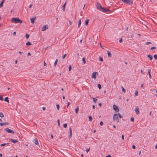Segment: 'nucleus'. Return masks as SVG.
Listing matches in <instances>:
<instances>
[{
	"label": "nucleus",
	"mask_w": 157,
	"mask_h": 157,
	"mask_svg": "<svg viewBox=\"0 0 157 157\" xmlns=\"http://www.w3.org/2000/svg\"><path fill=\"white\" fill-rule=\"evenodd\" d=\"M134 118L133 117H131L130 119V120L131 121H132V122H134Z\"/></svg>",
	"instance_id": "obj_38"
},
{
	"label": "nucleus",
	"mask_w": 157,
	"mask_h": 157,
	"mask_svg": "<svg viewBox=\"0 0 157 157\" xmlns=\"http://www.w3.org/2000/svg\"><path fill=\"white\" fill-rule=\"evenodd\" d=\"M140 71H141L142 74H144V73H143V71L142 70H140Z\"/></svg>",
	"instance_id": "obj_59"
},
{
	"label": "nucleus",
	"mask_w": 157,
	"mask_h": 157,
	"mask_svg": "<svg viewBox=\"0 0 157 157\" xmlns=\"http://www.w3.org/2000/svg\"><path fill=\"white\" fill-rule=\"evenodd\" d=\"M132 148L133 149H135L136 148V147L134 145H133L132 146Z\"/></svg>",
	"instance_id": "obj_50"
},
{
	"label": "nucleus",
	"mask_w": 157,
	"mask_h": 157,
	"mask_svg": "<svg viewBox=\"0 0 157 157\" xmlns=\"http://www.w3.org/2000/svg\"><path fill=\"white\" fill-rule=\"evenodd\" d=\"M69 23H70V25H71V24H72V22L70 21H69Z\"/></svg>",
	"instance_id": "obj_62"
},
{
	"label": "nucleus",
	"mask_w": 157,
	"mask_h": 157,
	"mask_svg": "<svg viewBox=\"0 0 157 157\" xmlns=\"http://www.w3.org/2000/svg\"><path fill=\"white\" fill-rule=\"evenodd\" d=\"M48 25H44L42 27L41 30L43 31H45L46 29H48Z\"/></svg>",
	"instance_id": "obj_6"
},
{
	"label": "nucleus",
	"mask_w": 157,
	"mask_h": 157,
	"mask_svg": "<svg viewBox=\"0 0 157 157\" xmlns=\"http://www.w3.org/2000/svg\"><path fill=\"white\" fill-rule=\"evenodd\" d=\"M71 66H70L69 67V71H71Z\"/></svg>",
	"instance_id": "obj_43"
},
{
	"label": "nucleus",
	"mask_w": 157,
	"mask_h": 157,
	"mask_svg": "<svg viewBox=\"0 0 157 157\" xmlns=\"http://www.w3.org/2000/svg\"><path fill=\"white\" fill-rule=\"evenodd\" d=\"M9 144V143H5V144H1L0 145V146H1V147H3V146H5L6 145V144Z\"/></svg>",
	"instance_id": "obj_32"
},
{
	"label": "nucleus",
	"mask_w": 157,
	"mask_h": 157,
	"mask_svg": "<svg viewBox=\"0 0 157 157\" xmlns=\"http://www.w3.org/2000/svg\"><path fill=\"white\" fill-rule=\"evenodd\" d=\"M57 122H58V126H60V122H59V119H58L57 120Z\"/></svg>",
	"instance_id": "obj_44"
},
{
	"label": "nucleus",
	"mask_w": 157,
	"mask_h": 157,
	"mask_svg": "<svg viewBox=\"0 0 157 157\" xmlns=\"http://www.w3.org/2000/svg\"><path fill=\"white\" fill-rule=\"evenodd\" d=\"M96 5L97 8L101 11L102 10V9H103V8L102 7L101 4L98 2L96 3Z\"/></svg>",
	"instance_id": "obj_2"
},
{
	"label": "nucleus",
	"mask_w": 157,
	"mask_h": 157,
	"mask_svg": "<svg viewBox=\"0 0 157 157\" xmlns=\"http://www.w3.org/2000/svg\"><path fill=\"white\" fill-rule=\"evenodd\" d=\"M67 124H63V126L64 128H66L67 127Z\"/></svg>",
	"instance_id": "obj_39"
},
{
	"label": "nucleus",
	"mask_w": 157,
	"mask_h": 157,
	"mask_svg": "<svg viewBox=\"0 0 157 157\" xmlns=\"http://www.w3.org/2000/svg\"><path fill=\"white\" fill-rule=\"evenodd\" d=\"M89 121H92V118L91 116H89Z\"/></svg>",
	"instance_id": "obj_31"
},
{
	"label": "nucleus",
	"mask_w": 157,
	"mask_h": 157,
	"mask_svg": "<svg viewBox=\"0 0 157 157\" xmlns=\"http://www.w3.org/2000/svg\"><path fill=\"white\" fill-rule=\"evenodd\" d=\"M42 109L43 110H45L46 109V108L45 107H43L42 108Z\"/></svg>",
	"instance_id": "obj_57"
},
{
	"label": "nucleus",
	"mask_w": 157,
	"mask_h": 157,
	"mask_svg": "<svg viewBox=\"0 0 157 157\" xmlns=\"http://www.w3.org/2000/svg\"><path fill=\"white\" fill-rule=\"evenodd\" d=\"M107 53L108 57H111L112 56V55H111V52L109 51H108L107 52Z\"/></svg>",
	"instance_id": "obj_16"
},
{
	"label": "nucleus",
	"mask_w": 157,
	"mask_h": 157,
	"mask_svg": "<svg viewBox=\"0 0 157 157\" xmlns=\"http://www.w3.org/2000/svg\"><path fill=\"white\" fill-rule=\"evenodd\" d=\"M125 4H128L129 5L132 4H133V1L131 0H127Z\"/></svg>",
	"instance_id": "obj_10"
},
{
	"label": "nucleus",
	"mask_w": 157,
	"mask_h": 157,
	"mask_svg": "<svg viewBox=\"0 0 157 157\" xmlns=\"http://www.w3.org/2000/svg\"><path fill=\"white\" fill-rule=\"evenodd\" d=\"M138 94V92L137 90H136L135 93V96L136 97V96H137Z\"/></svg>",
	"instance_id": "obj_34"
},
{
	"label": "nucleus",
	"mask_w": 157,
	"mask_h": 157,
	"mask_svg": "<svg viewBox=\"0 0 157 157\" xmlns=\"http://www.w3.org/2000/svg\"><path fill=\"white\" fill-rule=\"evenodd\" d=\"M70 131V135L69 137L71 138L72 136V129L71 128H70L69 129Z\"/></svg>",
	"instance_id": "obj_17"
},
{
	"label": "nucleus",
	"mask_w": 157,
	"mask_h": 157,
	"mask_svg": "<svg viewBox=\"0 0 157 157\" xmlns=\"http://www.w3.org/2000/svg\"><path fill=\"white\" fill-rule=\"evenodd\" d=\"M36 17H32L30 18L31 22L32 24H33L34 23L35 20L36 19Z\"/></svg>",
	"instance_id": "obj_12"
},
{
	"label": "nucleus",
	"mask_w": 157,
	"mask_h": 157,
	"mask_svg": "<svg viewBox=\"0 0 157 157\" xmlns=\"http://www.w3.org/2000/svg\"><path fill=\"white\" fill-rule=\"evenodd\" d=\"M78 110H79V107H78V106H77L76 107V108L75 109V112L77 114L78 113Z\"/></svg>",
	"instance_id": "obj_21"
},
{
	"label": "nucleus",
	"mask_w": 157,
	"mask_h": 157,
	"mask_svg": "<svg viewBox=\"0 0 157 157\" xmlns=\"http://www.w3.org/2000/svg\"><path fill=\"white\" fill-rule=\"evenodd\" d=\"M0 100L1 101H3V97L2 96H1L0 95Z\"/></svg>",
	"instance_id": "obj_36"
},
{
	"label": "nucleus",
	"mask_w": 157,
	"mask_h": 157,
	"mask_svg": "<svg viewBox=\"0 0 157 157\" xmlns=\"http://www.w3.org/2000/svg\"><path fill=\"white\" fill-rule=\"evenodd\" d=\"M151 44V43L150 42H146V45H148L149 44Z\"/></svg>",
	"instance_id": "obj_46"
},
{
	"label": "nucleus",
	"mask_w": 157,
	"mask_h": 157,
	"mask_svg": "<svg viewBox=\"0 0 157 157\" xmlns=\"http://www.w3.org/2000/svg\"><path fill=\"white\" fill-rule=\"evenodd\" d=\"M44 66H46L47 65V64L46 63L45 61H44Z\"/></svg>",
	"instance_id": "obj_54"
},
{
	"label": "nucleus",
	"mask_w": 157,
	"mask_h": 157,
	"mask_svg": "<svg viewBox=\"0 0 157 157\" xmlns=\"http://www.w3.org/2000/svg\"><path fill=\"white\" fill-rule=\"evenodd\" d=\"M16 32H14L13 33V35H16Z\"/></svg>",
	"instance_id": "obj_53"
},
{
	"label": "nucleus",
	"mask_w": 157,
	"mask_h": 157,
	"mask_svg": "<svg viewBox=\"0 0 157 157\" xmlns=\"http://www.w3.org/2000/svg\"><path fill=\"white\" fill-rule=\"evenodd\" d=\"M141 153V151H139V155H140Z\"/></svg>",
	"instance_id": "obj_64"
},
{
	"label": "nucleus",
	"mask_w": 157,
	"mask_h": 157,
	"mask_svg": "<svg viewBox=\"0 0 157 157\" xmlns=\"http://www.w3.org/2000/svg\"><path fill=\"white\" fill-rule=\"evenodd\" d=\"M82 61H83V63L84 64H85L86 63V61H85V57H83L82 58Z\"/></svg>",
	"instance_id": "obj_28"
},
{
	"label": "nucleus",
	"mask_w": 157,
	"mask_h": 157,
	"mask_svg": "<svg viewBox=\"0 0 157 157\" xmlns=\"http://www.w3.org/2000/svg\"><path fill=\"white\" fill-rule=\"evenodd\" d=\"M0 117H4V115L2 112H0Z\"/></svg>",
	"instance_id": "obj_35"
},
{
	"label": "nucleus",
	"mask_w": 157,
	"mask_h": 157,
	"mask_svg": "<svg viewBox=\"0 0 157 157\" xmlns=\"http://www.w3.org/2000/svg\"><path fill=\"white\" fill-rule=\"evenodd\" d=\"M148 73L149 75V78H151V70L149 69L148 70Z\"/></svg>",
	"instance_id": "obj_14"
},
{
	"label": "nucleus",
	"mask_w": 157,
	"mask_h": 157,
	"mask_svg": "<svg viewBox=\"0 0 157 157\" xmlns=\"http://www.w3.org/2000/svg\"><path fill=\"white\" fill-rule=\"evenodd\" d=\"M99 60L101 61H103V59L102 57H100L99 58Z\"/></svg>",
	"instance_id": "obj_41"
},
{
	"label": "nucleus",
	"mask_w": 157,
	"mask_h": 157,
	"mask_svg": "<svg viewBox=\"0 0 157 157\" xmlns=\"http://www.w3.org/2000/svg\"><path fill=\"white\" fill-rule=\"evenodd\" d=\"M11 21L12 22L15 23H22V21L19 19L18 17L17 18H12L11 19Z\"/></svg>",
	"instance_id": "obj_1"
},
{
	"label": "nucleus",
	"mask_w": 157,
	"mask_h": 157,
	"mask_svg": "<svg viewBox=\"0 0 157 157\" xmlns=\"http://www.w3.org/2000/svg\"><path fill=\"white\" fill-rule=\"evenodd\" d=\"M89 21V19H87L86 20V21H85V25H88Z\"/></svg>",
	"instance_id": "obj_24"
},
{
	"label": "nucleus",
	"mask_w": 157,
	"mask_h": 157,
	"mask_svg": "<svg viewBox=\"0 0 157 157\" xmlns=\"http://www.w3.org/2000/svg\"><path fill=\"white\" fill-rule=\"evenodd\" d=\"M66 55H66V54H64V55L63 56V57H62L63 59H64V58L66 56Z\"/></svg>",
	"instance_id": "obj_47"
},
{
	"label": "nucleus",
	"mask_w": 157,
	"mask_h": 157,
	"mask_svg": "<svg viewBox=\"0 0 157 157\" xmlns=\"http://www.w3.org/2000/svg\"><path fill=\"white\" fill-rule=\"evenodd\" d=\"M119 42L120 43H121L122 42V39H121L120 40H119Z\"/></svg>",
	"instance_id": "obj_52"
},
{
	"label": "nucleus",
	"mask_w": 157,
	"mask_h": 157,
	"mask_svg": "<svg viewBox=\"0 0 157 157\" xmlns=\"http://www.w3.org/2000/svg\"><path fill=\"white\" fill-rule=\"evenodd\" d=\"M106 157H111V156L110 155H109L106 156Z\"/></svg>",
	"instance_id": "obj_63"
},
{
	"label": "nucleus",
	"mask_w": 157,
	"mask_h": 157,
	"mask_svg": "<svg viewBox=\"0 0 157 157\" xmlns=\"http://www.w3.org/2000/svg\"><path fill=\"white\" fill-rule=\"evenodd\" d=\"M110 10L109 9H106L103 8V9H102V10L101 11L103 12H108L110 11Z\"/></svg>",
	"instance_id": "obj_11"
},
{
	"label": "nucleus",
	"mask_w": 157,
	"mask_h": 157,
	"mask_svg": "<svg viewBox=\"0 0 157 157\" xmlns=\"http://www.w3.org/2000/svg\"><path fill=\"white\" fill-rule=\"evenodd\" d=\"M100 125H101V126L103 125V122L101 121L100 123Z\"/></svg>",
	"instance_id": "obj_45"
},
{
	"label": "nucleus",
	"mask_w": 157,
	"mask_h": 157,
	"mask_svg": "<svg viewBox=\"0 0 157 157\" xmlns=\"http://www.w3.org/2000/svg\"><path fill=\"white\" fill-rule=\"evenodd\" d=\"M33 5L32 4H30L29 6V8H31V7Z\"/></svg>",
	"instance_id": "obj_55"
},
{
	"label": "nucleus",
	"mask_w": 157,
	"mask_h": 157,
	"mask_svg": "<svg viewBox=\"0 0 157 157\" xmlns=\"http://www.w3.org/2000/svg\"><path fill=\"white\" fill-rule=\"evenodd\" d=\"M121 88L122 89V90L123 92H124V93H125L126 92V90L122 86V87H121Z\"/></svg>",
	"instance_id": "obj_33"
},
{
	"label": "nucleus",
	"mask_w": 157,
	"mask_h": 157,
	"mask_svg": "<svg viewBox=\"0 0 157 157\" xmlns=\"http://www.w3.org/2000/svg\"><path fill=\"white\" fill-rule=\"evenodd\" d=\"M11 142H13V143H15L17 142H18V141L16 140H13V139H11L10 140Z\"/></svg>",
	"instance_id": "obj_15"
},
{
	"label": "nucleus",
	"mask_w": 157,
	"mask_h": 157,
	"mask_svg": "<svg viewBox=\"0 0 157 157\" xmlns=\"http://www.w3.org/2000/svg\"><path fill=\"white\" fill-rule=\"evenodd\" d=\"M56 107L57 108V109L58 110L59 109V104H58L56 105Z\"/></svg>",
	"instance_id": "obj_40"
},
{
	"label": "nucleus",
	"mask_w": 157,
	"mask_h": 157,
	"mask_svg": "<svg viewBox=\"0 0 157 157\" xmlns=\"http://www.w3.org/2000/svg\"><path fill=\"white\" fill-rule=\"evenodd\" d=\"M147 56L149 58V59L151 60H152L153 58L152 56L150 55H148Z\"/></svg>",
	"instance_id": "obj_18"
},
{
	"label": "nucleus",
	"mask_w": 157,
	"mask_h": 157,
	"mask_svg": "<svg viewBox=\"0 0 157 157\" xmlns=\"http://www.w3.org/2000/svg\"><path fill=\"white\" fill-rule=\"evenodd\" d=\"M33 142L36 145H39V143L38 141L36 138H35L33 139Z\"/></svg>",
	"instance_id": "obj_9"
},
{
	"label": "nucleus",
	"mask_w": 157,
	"mask_h": 157,
	"mask_svg": "<svg viewBox=\"0 0 157 157\" xmlns=\"http://www.w3.org/2000/svg\"><path fill=\"white\" fill-rule=\"evenodd\" d=\"M86 151L87 152H88L90 151V148L86 149Z\"/></svg>",
	"instance_id": "obj_48"
},
{
	"label": "nucleus",
	"mask_w": 157,
	"mask_h": 157,
	"mask_svg": "<svg viewBox=\"0 0 157 157\" xmlns=\"http://www.w3.org/2000/svg\"><path fill=\"white\" fill-rule=\"evenodd\" d=\"M32 45L31 43L29 41H28L26 43V45L27 46H29L31 45Z\"/></svg>",
	"instance_id": "obj_22"
},
{
	"label": "nucleus",
	"mask_w": 157,
	"mask_h": 157,
	"mask_svg": "<svg viewBox=\"0 0 157 157\" xmlns=\"http://www.w3.org/2000/svg\"><path fill=\"white\" fill-rule=\"evenodd\" d=\"M93 101H94V102L95 103L96 102V101H97V99L96 98H93Z\"/></svg>",
	"instance_id": "obj_23"
},
{
	"label": "nucleus",
	"mask_w": 157,
	"mask_h": 157,
	"mask_svg": "<svg viewBox=\"0 0 157 157\" xmlns=\"http://www.w3.org/2000/svg\"><path fill=\"white\" fill-rule=\"evenodd\" d=\"M113 109L115 111L117 112L119 111V110L118 106L115 105H113Z\"/></svg>",
	"instance_id": "obj_5"
},
{
	"label": "nucleus",
	"mask_w": 157,
	"mask_h": 157,
	"mask_svg": "<svg viewBox=\"0 0 157 157\" xmlns=\"http://www.w3.org/2000/svg\"><path fill=\"white\" fill-rule=\"evenodd\" d=\"M4 101L8 103H9V101L8 97H6L4 99Z\"/></svg>",
	"instance_id": "obj_20"
},
{
	"label": "nucleus",
	"mask_w": 157,
	"mask_h": 157,
	"mask_svg": "<svg viewBox=\"0 0 157 157\" xmlns=\"http://www.w3.org/2000/svg\"><path fill=\"white\" fill-rule=\"evenodd\" d=\"M81 24V19H80L78 21V27H79L80 26Z\"/></svg>",
	"instance_id": "obj_30"
},
{
	"label": "nucleus",
	"mask_w": 157,
	"mask_h": 157,
	"mask_svg": "<svg viewBox=\"0 0 157 157\" xmlns=\"http://www.w3.org/2000/svg\"><path fill=\"white\" fill-rule=\"evenodd\" d=\"M92 108L93 109H95V107L94 105H93L92 106Z\"/></svg>",
	"instance_id": "obj_58"
},
{
	"label": "nucleus",
	"mask_w": 157,
	"mask_h": 157,
	"mask_svg": "<svg viewBox=\"0 0 157 157\" xmlns=\"http://www.w3.org/2000/svg\"><path fill=\"white\" fill-rule=\"evenodd\" d=\"M156 48V47H151V50H152V49H155Z\"/></svg>",
	"instance_id": "obj_42"
},
{
	"label": "nucleus",
	"mask_w": 157,
	"mask_h": 157,
	"mask_svg": "<svg viewBox=\"0 0 157 157\" xmlns=\"http://www.w3.org/2000/svg\"><path fill=\"white\" fill-rule=\"evenodd\" d=\"M98 105H99V106H101V103H99L98 104Z\"/></svg>",
	"instance_id": "obj_60"
},
{
	"label": "nucleus",
	"mask_w": 157,
	"mask_h": 157,
	"mask_svg": "<svg viewBox=\"0 0 157 157\" xmlns=\"http://www.w3.org/2000/svg\"><path fill=\"white\" fill-rule=\"evenodd\" d=\"M154 57L155 59H157V55L155 54L154 56Z\"/></svg>",
	"instance_id": "obj_37"
},
{
	"label": "nucleus",
	"mask_w": 157,
	"mask_h": 157,
	"mask_svg": "<svg viewBox=\"0 0 157 157\" xmlns=\"http://www.w3.org/2000/svg\"><path fill=\"white\" fill-rule=\"evenodd\" d=\"M9 124V123L7 122H3V123H0V125L1 126H2L4 125H8Z\"/></svg>",
	"instance_id": "obj_13"
},
{
	"label": "nucleus",
	"mask_w": 157,
	"mask_h": 157,
	"mask_svg": "<svg viewBox=\"0 0 157 157\" xmlns=\"http://www.w3.org/2000/svg\"><path fill=\"white\" fill-rule=\"evenodd\" d=\"M97 74H98V73L97 72H93L92 75L91 77L92 78H96V75Z\"/></svg>",
	"instance_id": "obj_7"
},
{
	"label": "nucleus",
	"mask_w": 157,
	"mask_h": 157,
	"mask_svg": "<svg viewBox=\"0 0 157 157\" xmlns=\"http://www.w3.org/2000/svg\"><path fill=\"white\" fill-rule=\"evenodd\" d=\"M113 119L114 121H117V122L118 121V116L117 114H115L114 115Z\"/></svg>",
	"instance_id": "obj_3"
},
{
	"label": "nucleus",
	"mask_w": 157,
	"mask_h": 157,
	"mask_svg": "<svg viewBox=\"0 0 157 157\" xmlns=\"http://www.w3.org/2000/svg\"><path fill=\"white\" fill-rule=\"evenodd\" d=\"M57 62H58V59H56V61H55V62L54 63V66H55V67L56 66V64H57Z\"/></svg>",
	"instance_id": "obj_29"
},
{
	"label": "nucleus",
	"mask_w": 157,
	"mask_h": 157,
	"mask_svg": "<svg viewBox=\"0 0 157 157\" xmlns=\"http://www.w3.org/2000/svg\"><path fill=\"white\" fill-rule=\"evenodd\" d=\"M5 1V0H3L0 3V8L2 7L3 6V3Z\"/></svg>",
	"instance_id": "obj_19"
},
{
	"label": "nucleus",
	"mask_w": 157,
	"mask_h": 157,
	"mask_svg": "<svg viewBox=\"0 0 157 157\" xmlns=\"http://www.w3.org/2000/svg\"><path fill=\"white\" fill-rule=\"evenodd\" d=\"M5 131L8 132V133H14V132L12 130L9 129L8 128H6L4 129Z\"/></svg>",
	"instance_id": "obj_4"
},
{
	"label": "nucleus",
	"mask_w": 157,
	"mask_h": 157,
	"mask_svg": "<svg viewBox=\"0 0 157 157\" xmlns=\"http://www.w3.org/2000/svg\"><path fill=\"white\" fill-rule=\"evenodd\" d=\"M122 1L124 3H126L127 0H122Z\"/></svg>",
	"instance_id": "obj_49"
},
{
	"label": "nucleus",
	"mask_w": 157,
	"mask_h": 157,
	"mask_svg": "<svg viewBox=\"0 0 157 157\" xmlns=\"http://www.w3.org/2000/svg\"><path fill=\"white\" fill-rule=\"evenodd\" d=\"M66 2L64 3V4L63 5V11H65V6L66 5Z\"/></svg>",
	"instance_id": "obj_25"
},
{
	"label": "nucleus",
	"mask_w": 157,
	"mask_h": 157,
	"mask_svg": "<svg viewBox=\"0 0 157 157\" xmlns=\"http://www.w3.org/2000/svg\"><path fill=\"white\" fill-rule=\"evenodd\" d=\"M31 55V53L30 52H29L28 54V56H29Z\"/></svg>",
	"instance_id": "obj_56"
},
{
	"label": "nucleus",
	"mask_w": 157,
	"mask_h": 157,
	"mask_svg": "<svg viewBox=\"0 0 157 157\" xmlns=\"http://www.w3.org/2000/svg\"><path fill=\"white\" fill-rule=\"evenodd\" d=\"M139 109L138 107H136L135 110V111L136 113L138 115L140 114V112L139 111Z\"/></svg>",
	"instance_id": "obj_8"
},
{
	"label": "nucleus",
	"mask_w": 157,
	"mask_h": 157,
	"mask_svg": "<svg viewBox=\"0 0 157 157\" xmlns=\"http://www.w3.org/2000/svg\"><path fill=\"white\" fill-rule=\"evenodd\" d=\"M70 102H68L67 103V107H68V106H69V104H70Z\"/></svg>",
	"instance_id": "obj_61"
},
{
	"label": "nucleus",
	"mask_w": 157,
	"mask_h": 157,
	"mask_svg": "<svg viewBox=\"0 0 157 157\" xmlns=\"http://www.w3.org/2000/svg\"><path fill=\"white\" fill-rule=\"evenodd\" d=\"M30 35H29L26 33L25 36H26V39H28L29 38V37Z\"/></svg>",
	"instance_id": "obj_26"
},
{
	"label": "nucleus",
	"mask_w": 157,
	"mask_h": 157,
	"mask_svg": "<svg viewBox=\"0 0 157 157\" xmlns=\"http://www.w3.org/2000/svg\"><path fill=\"white\" fill-rule=\"evenodd\" d=\"M122 139L123 140H124V135L123 134L122 135Z\"/></svg>",
	"instance_id": "obj_51"
},
{
	"label": "nucleus",
	"mask_w": 157,
	"mask_h": 157,
	"mask_svg": "<svg viewBox=\"0 0 157 157\" xmlns=\"http://www.w3.org/2000/svg\"><path fill=\"white\" fill-rule=\"evenodd\" d=\"M98 87L99 89H101V85L99 84H98Z\"/></svg>",
	"instance_id": "obj_27"
}]
</instances>
